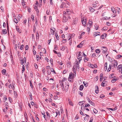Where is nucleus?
I'll return each mask as SVG.
<instances>
[{
    "label": "nucleus",
    "mask_w": 122,
    "mask_h": 122,
    "mask_svg": "<svg viewBox=\"0 0 122 122\" xmlns=\"http://www.w3.org/2000/svg\"><path fill=\"white\" fill-rule=\"evenodd\" d=\"M68 20V18L67 17H66L65 16H63V19L62 20V21L63 22H66Z\"/></svg>",
    "instance_id": "obj_1"
},
{
    "label": "nucleus",
    "mask_w": 122,
    "mask_h": 122,
    "mask_svg": "<svg viewBox=\"0 0 122 122\" xmlns=\"http://www.w3.org/2000/svg\"><path fill=\"white\" fill-rule=\"evenodd\" d=\"M107 35V34L106 33H104L101 36V38L102 39H104L105 38Z\"/></svg>",
    "instance_id": "obj_2"
},
{
    "label": "nucleus",
    "mask_w": 122,
    "mask_h": 122,
    "mask_svg": "<svg viewBox=\"0 0 122 122\" xmlns=\"http://www.w3.org/2000/svg\"><path fill=\"white\" fill-rule=\"evenodd\" d=\"M75 35V34L74 33L72 34H69V36L70 37V38L68 39V40H70Z\"/></svg>",
    "instance_id": "obj_3"
},
{
    "label": "nucleus",
    "mask_w": 122,
    "mask_h": 122,
    "mask_svg": "<svg viewBox=\"0 0 122 122\" xmlns=\"http://www.w3.org/2000/svg\"><path fill=\"white\" fill-rule=\"evenodd\" d=\"M101 48H102L105 49V50H104V51H102V53H105L107 51V48L106 47L104 46H102Z\"/></svg>",
    "instance_id": "obj_4"
},
{
    "label": "nucleus",
    "mask_w": 122,
    "mask_h": 122,
    "mask_svg": "<svg viewBox=\"0 0 122 122\" xmlns=\"http://www.w3.org/2000/svg\"><path fill=\"white\" fill-rule=\"evenodd\" d=\"M113 65L114 67H116L117 65V61L116 60H113Z\"/></svg>",
    "instance_id": "obj_5"
},
{
    "label": "nucleus",
    "mask_w": 122,
    "mask_h": 122,
    "mask_svg": "<svg viewBox=\"0 0 122 122\" xmlns=\"http://www.w3.org/2000/svg\"><path fill=\"white\" fill-rule=\"evenodd\" d=\"M78 20L77 18H75L73 20V24H76L77 23Z\"/></svg>",
    "instance_id": "obj_6"
},
{
    "label": "nucleus",
    "mask_w": 122,
    "mask_h": 122,
    "mask_svg": "<svg viewBox=\"0 0 122 122\" xmlns=\"http://www.w3.org/2000/svg\"><path fill=\"white\" fill-rule=\"evenodd\" d=\"M9 88L10 89H11L12 88L14 90L15 89V87L13 85V86H12L11 84H10L9 85Z\"/></svg>",
    "instance_id": "obj_7"
},
{
    "label": "nucleus",
    "mask_w": 122,
    "mask_h": 122,
    "mask_svg": "<svg viewBox=\"0 0 122 122\" xmlns=\"http://www.w3.org/2000/svg\"><path fill=\"white\" fill-rule=\"evenodd\" d=\"M69 87V85H67L65 86V91L66 92H67L68 91V89Z\"/></svg>",
    "instance_id": "obj_8"
},
{
    "label": "nucleus",
    "mask_w": 122,
    "mask_h": 122,
    "mask_svg": "<svg viewBox=\"0 0 122 122\" xmlns=\"http://www.w3.org/2000/svg\"><path fill=\"white\" fill-rule=\"evenodd\" d=\"M111 10L114 13H116V11L115 9L113 7L111 8Z\"/></svg>",
    "instance_id": "obj_9"
},
{
    "label": "nucleus",
    "mask_w": 122,
    "mask_h": 122,
    "mask_svg": "<svg viewBox=\"0 0 122 122\" xmlns=\"http://www.w3.org/2000/svg\"><path fill=\"white\" fill-rule=\"evenodd\" d=\"M76 67H75V66H74L73 67V71L74 72V73L75 74H76V68H75Z\"/></svg>",
    "instance_id": "obj_10"
},
{
    "label": "nucleus",
    "mask_w": 122,
    "mask_h": 122,
    "mask_svg": "<svg viewBox=\"0 0 122 122\" xmlns=\"http://www.w3.org/2000/svg\"><path fill=\"white\" fill-rule=\"evenodd\" d=\"M89 102L91 105H92V106H94L95 105V103L91 101H89Z\"/></svg>",
    "instance_id": "obj_11"
},
{
    "label": "nucleus",
    "mask_w": 122,
    "mask_h": 122,
    "mask_svg": "<svg viewBox=\"0 0 122 122\" xmlns=\"http://www.w3.org/2000/svg\"><path fill=\"white\" fill-rule=\"evenodd\" d=\"M71 12L69 10H67L66 14L69 15L71 14Z\"/></svg>",
    "instance_id": "obj_12"
},
{
    "label": "nucleus",
    "mask_w": 122,
    "mask_h": 122,
    "mask_svg": "<svg viewBox=\"0 0 122 122\" xmlns=\"http://www.w3.org/2000/svg\"><path fill=\"white\" fill-rule=\"evenodd\" d=\"M50 30L51 34L53 35L54 34L55 30H54L51 28Z\"/></svg>",
    "instance_id": "obj_13"
},
{
    "label": "nucleus",
    "mask_w": 122,
    "mask_h": 122,
    "mask_svg": "<svg viewBox=\"0 0 122 122\" xmlns=\"http://www.w3.org/2000/svg\"><path fill=\"white\" fill-rule=\"evenodd\" d=\"M89 9L91 10V11H92V12H93L95 10L94 9L92 8L91 6H89Z\"/></svg>",
    "instance_id": "obj_14"
},
{
    "label": "nucleus",
    "mask_w": 122,
    "mask_h": 122,
    "mask_svg": "<svg viewBox=\"0 0 122 122\" xmlns=\"http://www.w3.org/2000/svg\"><path fill=\"white\" fill-rule=\"evenodd\" d=\"M96 87L97 88V90L96 89V90L95 91V92L97 94L98 92L99 88L97 86Z\"/></svg>",
    "instance_id": "obj_15"
},
{
    "label": "nucleus",
    "mask_w": 122,
    "mask_h": 122,
    "mask_svg": "<svg viewBox=\"0 0 122 122\" xmlns=\"http://www.w3.org/2000/svg\"><path fill=\"white\" fill-rule=\"evenodd\" d=\"M55 36H56V39H57V40H59V36L58 35L57 33L56 32L55 33Z\"/></svg>",
    "instance_id": "obj_16"
},
{
    "label": "nucleus",
    "mask_w": 122,
    "mask_h": 122,
    "mask_svg": "<svg viewBox=\"0 0 122 122\" xmlns=\"http://www.w3.org/2000/svg\"><path fill=\"white\" fill-rule=\"evenodd\" d=\"M84 87L83 85H81L79 87V90H83Z\"/></svg>",
    "instance_id": "obj_17"
},
{
    "label": "nucleus",
    "mask_w": 122,
    "mask_h": 122,
    "mask_svg": "<svg viewBox=\"0 0 122 122\" xmlns=\"http://www.w3.org/2000/svg\"><path fill=\"white\" fill-rule=\"evenodd\" d=\"M3 85V84L2 82H0V88L1 89L2 88V87Z\"/></svg>",
    "instance_id": "obj_18"
},
{
    "label": "nucleus",
    "mask_w": 122,
    "mask_h": 122,
    "mask_svg": "<svg viewBox=\"0 0 122 122\" xmlns=\"http://www.w3.org/2000/svg\"><path fill=\"white\" fill-rule=\"evenodd\" d=\"M85 34V32H83L80 35V38L81 39L82 38V36L84 35Z\"/></svg>",
    "instance_id": "obj_19"
},
{
    "label": "nucleus",
    "mask_w": 122,
    "mask_h": 122,
    "mask_svg": "<svg viewBox=\"0 0 122 122\" xmlns=\"http://www.w3.org/2000/svg\"><path fill=\"white\" fill-rule=\"evenodd\" d=\"M25 70V66L24 65H23L22 66V72L23 73L24 72Z\"/></svg>",
    "instance_id": "obj_20"
},
{
    "label": "nucleus",
    "mask_w": 122,
    "mask_h": 122,
    "mask_svg": "<svg viewBox=\"0 0 122 122\" xmlns=\"http://www.w3.org/2000/svg\"><path fill=\"white\" fill-rule=\"evenodd\" d=\"M76 67L77 68H78L79 69V64L78 63V62L77 61H76Z\"/></svg>",
    "instance_id": "obj_21"
},
{
    "label": "nucleus",
    "mask_w": 122,
    "mask_h": 122,
    "mask_svg": "<svg viewBox=\"0 0 122 122\" xmlns=\"http://www.w3.org/2000/svg\"><path fill=\"white\" fill-rule=\"evenodd\" d=\"M2 32L3 34H6L7 33V31L6 29H4L2 30Z\"/></svg>",
    "instance_id": "obj_22"
},
{
    "label": "nucleus",
    "mask_w": 122,
    "mask_h": 122,
    "mask_svg": "<svg viewBox=\"0 0 122 122\" xmlns=\"http://www.w3.org/2000/svg\"><path fill=\"white\" fill-rule=\"evenodd\" d=\"M2 72L3 74L5 75L6 72V70L5 69H3L2 70Z\"/></svg>",
    "instance_id": "obj_23"
},
{
    "label": "nucleus",
    "mask_w": 122,
    "mask_h": 122,
    "mask_svg": "<svg viewBox=\"0 0 122 122\" xmlns=\"http://www.w3.org/2000/svg\"><path fill=\"white\" fill-rule=\"evenodd\" d=\"M111 69V65L110 64L109 65V67L107 70V71L109 72L110 71Z\"/></svg>",
    "instance_id": "obj_24"
},
{
    "label": "nucleus",
    "mask_w": 122,
    "mask_h": 122,
    "mask_svg": "<svg viewBox=\"0 0 122 122\" xmlns=\"http://www.w3.org/2000/svg\"><path fill=\"white\" fill-rule=\"evenodd\" d=\"M106 81H103V82L102 83L101 85L102 86H105L104 85V84L105 83Z\"/></svg>",
    "instance_id": "obj_25"
},
{
    "label": "nucleus",
    "mask_w": 122,
    "mask_h": 122,
    "mask_svg": "<svg viewBox=\"0 0 122 122\" xmlns=\"http://www.w3.org/2000/svg\"><path fill=\"white\" fill-rule=\"evenodd\" d=\"M122 65H119L117 67V70H119V71H120V69H121V67Z\"/></svg>",
    "instance_id": "obj_26"
},
{
    "label": "nucleus",
    "mask_w": 122,
    "mask_h": 122,
    "mask_svg": "<svg viewBox=\"0 0 122 122\" xmlns=\"http://www.w3.org/2000/svg\"><path fill=\"white\" fill-rule=\"evenodd\" d=\"M68 100L69 101V104H70L71 106H73V104L72 102L71 101H70V100L69 99H68Z\"/></svg>",
    "instance_id": "obj_27"
},
{
    "label": "nucleus",
    "mask_w": 122,
    "mask_h": 122,
    "mask_svg": "<svg viewBox=\"0 0 122 122\" xmlns=\"http://www.w3.org/2000/svg\"><path fill=\"white\" fill-rule=\"evenodd\" d=\"M16 29L17 30V31L19 32V33H21V31H20V29L18 28L17 27L16 28Z\"/></svg>",
    "instance_id": "obj_28"
},
{
    "label": "nucleus",
    "mask_w": 122,
    "mask_h": 122,
    "mask_svg": "<svg viewBox=\"0 0 122 122\" xmlns=\"http://www.w3.org/2000/svg\"><path fill=\"white\" fill-rule=\"evenodd\" d=\"M14 21L16 23H17L18 22V21L17 20L16 18H15L14 19Z\"/></svg>",
    "instance_id": "obj_29"
},
{
    "label": "nucleus",
    "mask_w": 122,
    "mask_h": 122,
    "mask_svg": "<svg viewBox=\"0 0 122 122\" xmlns=\"http://www.w3.org/2000/svg\"><path fill=\"white\" fill-rule=\"evenodd\" d=\"M81 19V20H83V22H86L87 20L86 18L84 17L83 20L82 19Z\"/></svg>",
    "instance_id": "obj_30"
},
{
    "label": "nucleus",
    "mask_w": 122,
    "mask_h": 122,
    "mask_svg": "<svg viewBox=\"0 0 122 122\" xmlns=\"http://www.w3.org/2000/svg\"><path fill=\"white\" fill-rule=\"evenodd\" d=\"M59 83L60 84V85L61 86H64L63 83L62 81L61 80L60 81Z\"/></svg>",
    "instance_id": "obj_31"
},
{
    "label": "nucleus",
    "mask_w": 122,
    "mask_h": 122,
    "mask_svg": "<svg viewBox=\"0 0 122 122\" xmlns=\"http://www.w3.org/2000/svg\"><path fill=\"white\" fill-rule=\"evenodd\" d=\"M65 4V3L62 2V4L61 5V8H63V6Z\"/></svg>",
    "instance_id": "obj_32"
},
{
    "label": "nucleus",
    "mask_w": 122,
    "mask_h": 122,
    "mask_svg": "<svg viewBox=\"0 0 122 122\" xmlns=\"http://www.w3.org/2000/svg\"><path fill=\"white\" fill-rule=\"evenodd\" d=\"M93 112L95 113H97V110L96 109L94 108L93 110Z\"/></svg>",
    "instance_id": "obj_33"
},
{
    "label": "nucleus",
    "mask_w": 122,
    "mask_h": 122,
    "mask_svg": "<svg viewBox=\"0 0 122 122\" xmlns=\"http://www.w3.org/2000/svg\"><path fill=\"white\" fill-rule=\"evenodd\" d=\"M89 24L90 26L92 25V21L90 20H89Z\"/></svg>",
    "instance_id": "obj_34"
},
{
    "label": "nucleus",
    "mask_w": 122,
    "mask_h": 122,
    "mask_svg": "<svg viewBox=\"0 0 122 122\" xmlns=\"http://www.w3.org/2000/svg\"><path fill=\"white\" fill-rule=\"evenodd\" d=\"M51 72H53V73H54L55 74H56V72L52 68L51 69Z\"/></svg>",
    "instance_id": "obj_35"
},
{
    "label": "nucleus",
    "mask_w": 122,
    "mask_h": 122,
    "mask_svg": "<svg viewBox=\"0 0 122 122\" xmlns=\"http://www.w3.org/2000/svg\"><path fill=\"white\" fill-rule=\"evenodd\" d=\"M82 22V24L84 26H86V22H83V20H81Z\"/></svg>",
    "instance_id": "obj_36"
},
{
    "label": "nucleus",
    "mask_w": 122,
    "mask_h": 122,
    "mask_svg": "<svg viewBox=\"0 0 122 122\" xmlns=\"http://www.w3.org/2000/svg\"><path fill=\"white\" fill-rule=\"evenodd\" d=\"M116 80H117L116 78L113 79L112 80V83H114L116 81Z\"/></svg>",
    "instance_id": "obj_37"
},
{
    "label": "nucleus",
    "mask_w": 122,
    "mask_h": 122,
    "mask_svg": "<svg viewBox=\"0 0 122 122\" xmlns=\"http://www.w3.org/2000/svg\"><path fill=\"white\" fill-rule=\"evenodd\" d=\"M65 46H62L61 49V50L62 51H64L65 50Z\"/></svg>",
    "instance_id": "obj_38"
},
{
    "label": "nucleus",
    "mask_w": 122,
    "mask_h": 122,
    "mask_svg": "<svg viewBox=\"0 0 122 122\" xmlns=\"http://www.w3.org/2000/svg\"><path fill=\"white\" fill-rule=\"evenodd\" d=\"M95 51L96 53H98L100 52V51L98 49H97Z\"/></svg>",
    "instance_id": "obj_39"
},
{
    "label": "nucleus",
    "mask_w": 122,
    "mask_h": 122,
    "mask_svg": "<svg viewBox=\"0 0 122 122\" xmlns=\"http://www.w3.org/2000/svg\"><path fill=\"white\" fill-rule=\"evenodd\" d=\"M89 117H85L84 118V120L85 121L87 120L89 118Z\"/></svg>",
    "instance_id": "obj_40"
},
{
    "label": "nucleus",
    "mask_w": 122,
    "mask_h": 122,
    "mask_svg": "<svg viewBox=\"0 0 122 122\" xmlns=\"http://www.w3.org/2000/svg\"><path fill=\"white\" fill-rule=\"evenodd\" d=\"M82 46L81 45V44H79L77 46V47L78 48H80L82 47Z\"/></svg>",
    "instance_id": "obj_41"
},
{
    "label": "nucleus",
    "mask_w": 122,
    "mask_h": 122,
    "mask_svg": "<svg viewBox=\"0 0 122 122\" xmlns=\"http://www.w3.org/2000/svg\"><path fill=\"white\" fill-rule=\"evenodd\" d=\"M105 97V96L103 95V94H102L101 95L100 97L101 98H103Z\"/></svg>",
    "instance_id": "obj_42"
},
{
    "label": "nucleus",
    "mask_w": 122,
    "mask_h": 122,
    "mask_svg": "<svg viewBox=\"0 0 122 122\" xmlns=\"http://www.w3.org/2000/svg\"><path fill=\"white\" fill-rule=\"evenodd\" d=\"M8 99L10 102V103H11L12 102V100L11 98V97H9L8 98Z\"/></svg>",
    "instance_id": "obj_43"
},
{
    "label": "nucleus",
    "mask_w": 122,
    "mask_h": 122,
    "mask_svg": "<svg viewBox=\"0 0 122 122\" xmlns=\"http://www.w3.org/2000/svg\"><path fill=\"white\" fill-rule=\"evenodd\" d=\"M24 46V45H22L20 46V49L21 50H22L23 49V47Z\"/></svg>",
    "instance_id": "obj_44"
},
{
    "label": "nucleus",
    "mask_w": 122,
    "mask_h": 122,
    "mask_svg": "<svg viewBox=\"0 0 122 122\" xmlns=\"http://www.w3.org/2000/svg\"><path fill=\"white\" fill-rule=\"evenodd\" d=\"M71 78L72 77H71L70 76H69V77L68 78V80L70 81H71Z\"/></svg>",
    "instance_id": "obj_45"
},
{
    "label": "nucleus",
    "mask_w": 122,
    "mask_h": 122,
    "mask_svg": "<svg viewBox=\"0 0 122 122\" xmlns=\"http://www.w3.org/2000/svg\"><path fill=\"white\" fill-rule=\"evenodd\" d=\"M25 49L26 50H27L28 49V45H26L25 46Z\"/></svg>",
    "instance_id": "obj_46"
},
{
    "label": "nucleus",
    "mask_w": 122,
    "mask_h": 122,
    "mask_svg": "<svg viewBox=\"0 0 122 122\" xmlns=\"http://www.w3.org/2000/svg\"><path fill=\"white\" fill-rule=\"evenodd\" d=\"M28 94L29 95V96H30V97H32V95L31 93L30 92H28Z\"/></svg>",
    "instance_id": "obj_47"
},
{
    "label": "nucleus",
    "mask_w": 122,
    "mask_h": 122,
    "mask_svg": "<svg viewBox=\"0 0 122 122\" xmlns=\"http://www.w3.org/2000/svg\"><path fill=\"white\" fill-rule=\"evenodd\" d=\"M110 17H109L108 18L107 17H104L103 18V19H104L106 20H107V19H110Z\"/></svg>",
    "instance_id": "obj_48"
},
{
    "label": "nucleus",
    "mask_w": 122,
    "mask_h": 122,
    "mask_svg": "<svg viewBox=\"0 0 122 122\" xmlns=\"http://www.w3.org/2000/svg\"><path fill=\"white\" fill-rule=\"evenodd\" d=\"M29 81H30V86H31V87H32V88L33 87V86H32V83H31V80H30Z\"/></svg>",
    "instance_id": "obj_49"
},
{
    "label": "nucleus",
    "mask_w": 122,
    "mask_h": 122,
    "mask_svg": "<svg viewBox=\"0 0 122 122\" xmlns=\"http://www.w3.org/2000/svg\"><path fill=\"white\" fill-rule=\"evenodd\" d=\"M79 94L81 96H83V93L81 92H79Z\"/></svg>",
    "instance_id": "obj_50"
},
{
    "label": "nucleus",
    "mask_w": 122,
    "mask_h": 122,
    "mask_svg": "<svg viewBox=\"0 0 122 122\" xmlns=\"http://www.w3.org/2000/svg\"><path fill=\"white\" fill-rule=\"evenodd\" d=\"M24 115L25 117V118L26 119L27 118V113L26 112L24 114Z\"/></svg>",
    "instance_id": "obj_51"
},
{
    "label": "nucleus",
    "mask_w": 122,
    "mask_h": 122,
    "mask_svg": "<svg viewBox=\"0 0 122 122\" xmlns=\"http://www.w3.org/2000/svg\"><path fill=\"white\" fill-rule=\"evenodd\" d=\"M7 110L6 109L4 108L3 109V111L4 112H5V113L6 114V112Z\"/></svg>",
    "instance_id": "obj_52"
},
{
    "label": "nucleus",
    "mask_w": 122,
    "mask_h": 122,
    "mask_svg": "<svg viewBox=\"0 0 122 122\" xmlns=\"http://www.w3.org/2000/svg\"><path fill=\"white\" fill-rule=\"evenodd\" d=\"M57 63L58 64H59V65H62V63H62L61 62H60V61H58L57 62Z\"/></svg>",
    "instance_id": "obj_53"
},
{
    "label": "nucleus",
    "mask_w": 122,
    "mask_h": 122,
    "mask_svg": "<svg viewBox=\"0 0 122 122\" xmlns=\"http://www.w3.org/2000/svg\"><path fill=\"white\" fill-rule=\"evenodd\" d=\"M24 62L23 61V60L21 59L20 60V64L21 65L23 64L24 63Z\"/></svg>",
    "instance_id": "obj_54"
},
{
    "label": "nucleus",
    "mask_w": 122,
    "mask_h": 122,
    "mask_svg": "<svg viewBox=\"0 0 122 122\" xmlns=\"http://www.w3.org/2000/svg\"><path fill=\"white\" fill-rule=\"evenodd\" d=\"M67 71V70H65L63 71V74H65L66 73Z\"/></svg>",
    "instance_id": "obj_55"
},
{
    "label": "nucleus",
    "mask_w": 122,
    "mask_h": 122,
    "mask_svg": "<svg viewBox=\"0 0 122 122\" xmlns=\"http://www.w3.org/2000/svg\"><path fill=\"white\" fill-rule=\"evenodd\" d=\"M107 29V28L106 27H104L102 29V30H106Z\"/></svg>",
    "instance_id": "obj_56"
},
{
    "label": "nucleus",
    "mask_w": 122,
    "mask_h": 122,
    "mask_svg": "<svg viewBox=\"0 0 122 122\" xmlns=\"http://www.w3.org/2000/svg\"><path fill=\"white\" fill-rule=\"evenodd\" d=\"M75 118L76 119H77L79 118V117L78 116V115L77 114L76 115V117H75Z\"/></svg>",
    "instance_id": "obj_57"
},
{
    "label": "nucleus",
    "mask_w": 122,
    "mask_h": 122,
    "mask_svg": "<svg viewBox=\"0 0 122 122\" xmlns=\"http://www.w3.org/2000/svg\"><path fill=\"white\" fill-rule=\"evenodd\" d=\"M67 80V78H64L63 79V80L62 81V82L63 81H65L66 80Z\"/></svg>",
    "instance_id": "obj_58"
},
{
    "label": "nucleus",
    "mask_w": 122,
    "mask_h": 122,
    "mask_svg": "<svg viewBox=\"0 0 122 122\" xmlns=\"http://www.w3.org/2000/svg\"><path fill=\"white\" fill-rule=\"evenodd\" d=\"M26 58L25 57H24L23 59V61L24 62V63L25 62V63H26Z\"/></svg>",
    "instance_id": "obj_59"
},
{
    "label": "nucleus",
    "mask_w": 122,
    "mask_h": 122,
    "mask_svg": "<svg viewBox=\"0 0 122 122\" xmlns=\"http://www.w3.org/2000/svg\"><path fill=\"white\" fill-rule=\"evenodd\" d=\"M7 27L8 31L9 30V24L8 23H7Z\"/></svg>",
    "instance_id": "obj_60"
},
{
    "label": "nucleus",
    "mask_w": 122,
    "mask_h": 122,
    "mask_svg": "<svg viewBox=\"0 0 122 122\" xmlns=\"http://www.w3.org/2000/svg\"><path fill=\"white\" fill-rule=\"evenodd\" d=\"M67 41V39H63L62 40V42L63 43H65Z\"/></svg>",
    "instance_id": "obj_61"
},
{
    "label": "nucleus",
    "mask_w": 122,
    "mask_h": 122,
    "mask_svg": "<svg viewBox=\"0 0 122 122\" xmlns=\"http://www.w3.org/2000/svg\"><path fill=\"white\" fill-rule=\"evenodd\" d=\"M98 25H95V29L96 30H97L98 28Z\"/></svg>",
    "instance_id": "obj_62"
},
{
    "label": "nucleus",
    "mask_w": 122,
    "mask_h": 122,
    "mask_svg": "<svg viewBox=\"0 0 122 122\" xmlns=\"http://www.w3.org/2000/svg\"><path fill=\"white\" fill-rule=\"evenodd\" d=\"M69 15H68V14H64V16H65L66 17H68Z\"/></svg>",
    "instance_id": "obj_63"
},
{
    "label": "nucleus",
    "mask_w": 122,
    "mask_h": 122,
    "mask_svg": "<svg viewBox=\"0 0 122 122\" xmlns=\"http://www.w3.org/2000/svg\"><path fill=\"white\" fill-rule=\"evenodd\" d=\"M93 117H92L90 118V121L89 122H92V121L93 120Z\"/></svg>",
    "instance_id": "obj_64"
}]
</instances>
